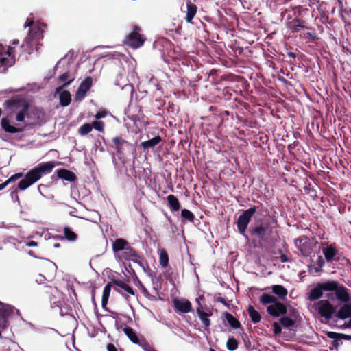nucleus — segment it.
Listing matches in <instances>:
<instances>
[{
  "mask_svg": "<svg viewBox=\"0 0 351 351\" xmlns=\"http://www.w3.org/2000/svg\"><path fill=\"white\" fill-rule=\"evenodd\" d=\"M324 292H334L337 300L342 303L351 302L349 290L335 280H327L317 283L308 293V298L314 301L322 298Z\"/></svg>",
  "mask_w": 351,
  "mask_h": 351,
  "instance_id": "obj_1",
  "label": "nucleus"
},
{
  "mask_svg": "<svg viewBox=\"0 0 351 351\" xmlns=\"http://www.w3.org/2000/svg\"><path fill=\"white\" fill-rule=\"evenodd\" d=\"M78 64L75 59L66 55L62 58L56 64L55 70L58 73L56 80L58 86L56 88H65L72 85L75 82H77Z\"/></svg>",
  "mask_w": 351,
  "mask_h": 351,
  "instance_id": "obj_2",
  "label": "nucleus"
},
{
  "mask_svg": "<svg viewBox=\"0 0 351 351\" xmlns=\"http://www.w3.org/2000/svg\"><path fill=\"white\" fill-rule=\"evenodd\" d=\"M308 9H304L302 6H298L293 8V18L289 14L286 21L287 28L292 33L296 34L302 31L307 30V32L301 34L300 37L305 39H310L311 41H315L317 39V36L315 29L310 26L308 22L302 18L304 11Z\"/></svg>",
  "mask_w": 351,
  "mask_h": 351,
  "instance_id": "obj_3",
  "label": "nucleus"
},
{
  "mask_svg": "<svg viewBox=\"0 0 351 351\" xmlns=\"http://www.w3.org/2000/svg\"><path fill=\"white\" fill-rule=\"evenodd\" d=\"M54 167L55 165L53 162H47L38 165L36 168L29 171L25 178L20 181L18 188L20 190H25L38 181L43 173L51 172Z\"/></svg>",
  "mask_w": 351,
  "mask_h": 351,
  "instance_id": "obj_4",
  "label": "nucleus"
},
{
  "mask_svg": "<svg viewBox=\"0 0 351 351\" xmlns=\"http://www.w3.org/2000/svg\"><path fill=\"white\" fill-rule=\"evenodd\" d=\"M5 106L11 111L15 112L16 120L18 122H23L25 117H28L29 105L24 99H13L5 101Z\"/></svg>",
  "mask_w": 351,
  "mask_h": 351,
  "instance_id": "obj_5",
  "label": "nucleus"
},
{
  "mask_svg": "<svg viewBox=\"0 0 351 351\" xmlns=\"http://www.w3.org/2000/svg\"><path fill=\"white\" fill-rule=\"evenodd\" d=\"M142 29L140 26L134 25L132 27V32L128 34L123 40L124 45L132 48L138 49L142 47L146 38L141 34Z\"/></svg>",
  "mask_w": 351,
  "mask_h": 351,
  "instance_id": "obj_6",
  "label": "nucleus"
},
{
  "mask_svg": "<svg viewBox=\"0 0 351 351\" xmlns=\"http://www.w3.org/2000/svg\"><path fill=\"white\" fill-rule=\"evenodd\" d=\"M16 49L13 47L5 48L0 44V73H5L8 68L15 64Z\"/></svg>",
  "mask_w": 351,
  "mask_h": 351,
  "instance_id": "obj_7",
  "label": "nucleus"
},
{
  "mask_svg": "<svg viewBox=\"0 0 351 351\" xmlns=\"http://www.w3.org/2000/svg\"><path fill=\"white\" fill-rule=\"evenodd\" d=\"M43 31L38 26H33L29 28L28 35L24 40L21 48L26 46L29 51H32L34 48L38 50V42L43 38Z\"/></svg>",
  "mask_w": 351,
  "mask_h": 351,
  "instance_id": "obj_8",
  "label": "nucleus"
},
{
  "mask_svg": "<svg viewBox=\"0 0 351 351\" xmlns=\"http://www.w3.org/2000/svg\"><path fill=\"white\" fill-rule=\"evenodd\" d=\"M312 308L326 319H330L335 311L334 306L327 300H321L313 303Z\"/></svg>",
  "mask_w": 351,
  "mask_h": 351,
  "instance_id": "obj_9",
  "label": "nucleus"
},
{
  "mask_svg": "<svg viewBox=\"0 0 351 351\" xmlns=\"http://www.w3.org/2000/svg\"><path fill=\"white\" fill-rule=\"evenodd\" d=\"M255 212V207L250 208L244 211L243 213L239 217L237 221V225L238 230L241 234L244 235L250 219Z\"/></svg>",
  "mask_w": 351,
  "mask_h": 351,
  "instance_id": "obj_10",
  "label": "nucleus"
},
{
  "mask_svg": "<svg viewBox=\"0 0 351 351\" xmlns=\"http://www.w3.org/2000/svg\"><path fill=\"white\" fill-rule=\"evenodd\" d=\"M295 245L304 256H308L311 252V243L306 237L303 236L297 239L295 241Z\"/></svg>",
  "mask_w": 351,
  "mask_h": 351,
  "instance_id": "obj_11",
  "label": "nucleus"
},
{
  "mask_svg": "<svg viewBox=\"0 0 351 351\" xmlns=\"http://www.w3.org/2000/svg\"><path fill=\"white\" fill-rule=\"evenodd\" d=\"M173 304L177 311L187 313L191 311L192 305L189 300L181 298L173 300Z\"/></svg>",
  "mask_w": 351,
  "mask_h": 351,
  "instance_id": "obj_12",
  "label": "nucleus"
},
{
  "mask_svg": "<svg viewBox=\"0 0 351 351\" xmlns=\"http://www.w3.org/2000/svg\"><path fill=\"white\" fill-rule=\"evenodd\" d=\"M267 311L273 317H279L287 313V307L283 304L276 301L273 304L267 306Z\"/></svg>",
  "mask_w": 351,
  "mask_h": 351,
  "instance_id": "obj_13",
  "label": "nucleus"
},
{
  "mask_svg": "<svg viewBox=\"0 0 351 351\" xmlns=\"http://www.w3.org/2000/svg\"><path fill=\"white\" fill-rule=\"evenodd\" d=\"M186 11L185 12V20L187 23H192L197 12V6L195 3H192L191 0H187L186 1Z\"/></svg>",
  "mask_w": 351,
  "mask_h": 351,
  "instance_id": "obj_14",
  "label": "nucleus"
},
{
  "mask_svg": "<svg viewBox=\"0 0 351 351\" xmlns=\"http://www.w3.org/2000/svg\"><path fill=\"white\" fill-rule=\"evenodd\" d=\"M336 317L341 319L351 317V302L344 303L336 313Z\"/></svg>",
  "mask_w": 351,
  "mask_h": 351,
  "instance_id": "obj_15",
  "label": "nucleus"
},
{
  "mask_svg": "<svg viewBox=\"0 0 351 351\" xmlns=\"http://www.w3.org/2000/svg\"><path fill=\"white\" fill-rule=\"evenodd\" d=\"M1 123L3 130L7 132L14 134L21 132L22 131V129H20L16 126L12 125L10 121L6 118H3L1 119Z\"/></svg>",
  "mask_w": 351,
  "mask_h": 351,
  "instance_id": "obj_16",
  "label": "nucleus"
},
{
  "mask_svg": "<svg viewBox=\"0 0 351 351\" xmlns=\"http://www.w3.org/2000/svg\"><path fill=\"white\" fill-rule=\"evenodd\" d=\"M272 291L274 294H276L280 299L284 300L286 298L288 291L282 285H274L272 287Z\"/></svg>",
  "mask_w": 351,
  "mask_h": 351,
  "instance_id": "obj_17",
  "label": "nucleus"
},
{
  "mask_svg": "<svg viewBox=\"0 0 351 351\" xmlns=\"http://www.w3.org/2000/svg\"><path fill=\"white\" fill-rule=\"evenodd\" d=\"M161 141L162 138L160 136H155L154 138L150 140L142 142L141 143V146L145 149L153 148L156 145H157Z\"/></svg>",
  "mask_w": 351,
  "mask_h": 351,
  "instance_id": "obj_18",
  "label": "nucleus"
},
{
  "mask_svg": "<svg viewBox=\"0 0 351 351\" xmlns=\"http://www.w3.org/2000/svg\"><path fill=\"white\" fill-rule=\"evenodd\" d=\"M197 313L199 315V319L204 324L205 326L208 327L210 324L208 317L211 315V313H206L202 311L200 308H197Z\"/></svg>",
  "mask_w": 351,
  "mask_h": 351,
  "instance_id": "obj_19",
  "label": "nucleus"
},
{
  "mask_svg": "<svg viewBox=\"0 0 351 351\" xmlns=\"http://www.w3.org/2000/svg\"><path fill=\"white\" fill-rule=\"evenodd\" d=\"M167 199L169 206L173 210L178 211L180 209V202L176 196L173 195H169L167 196Z\"/></svg>",
  "mask_w": 351,
  "mask_h": 351,
  "instance_id": "obj_20",
  "label": "nucleus"
},
{
  "mask_svg": "<svg viewBox=\"0 0 351 351\" xmlns=\"http://www.w3.org/2000/svg\"><path fill=\"white\" fill-rule=\"evenodd\" d=\"M58 175L60 178L69 181L74 180L75 176V174L66 169H60L58 171Z\"/></svg>",
  "mask_w": 351,
  "mask_h": 351,
  "instance_id": "obj_21",
  "label": "nucleus"
},
{
  "mask_svg": "<svg viewBox=\"0 0 351 351\" xmlns=\"http://www.w3.org/2000/svg\"><path fill=\"white\" fill-rule=\"evenodd\" d=\"M260 301L261 302L264 304H273L276 301H277V299L275 296L267 294V293H263L260 297Z\"/></svg>",
  "mask_w": 351,
  "mask_h": 351,
  "instance_id": "obj_22",
  "label": "nucleus"
},
{
  "mask_svg": "<svg viewBox=\"0 0 351 351\" xmlns=\"http://www.w3.org/2000/svg\"><path fill=\"white\" fill-rule=\"evenodd\" d=\"M128 242L123 239H117L112 244V248L114 252H118L125 248Z\"/></svg>",
  "mask_w": 351,
  "mask_h": 351,
  "instance_id": "obj_23",
  "label": "nucleus"
},
{
  "mask_svg": "<svg viewBox=\"0 0 351 351\" xmlns=\"http://www.w3.org/2000/svg\"><path fill=\"white\" fill-rule=\"evenodd\" d=\"M71 100V94L67 90L62 91L60 95V104L63 106H68Z\"/></svg>",
  "mask_w": 351,
  "mask_h": 351,
  "instance_id": "obj_24",
  "label": "nucleus"
},
{
  "mask_svg": "<svg viewBox=\"0 0 351 351\" xmlns=\"http://www.w3.org/2000/svg\"><path fill=\"white\" fill-rule=\"evenodd\" d=\"M247 311H248L250 317L254 323H258L261 321V315L252 306H249Z\"/></svg>",
  "mask_w": 351,
  "mask_h": 351,
  "instance_id": "obj_25",
  "label": "nucleus"
},
{
  "mask_svg": "<svg viewBox=\"0 0 351 351\" xmlns=\"http://www.w3.org/2000/svg\"><path fill=\"white\" fill-rule=\"evenodd\" d=\"M125 334L128 337V338L134 343H138L139 340L138 337L136 336L134 331L132 330V328L130 327H126L123 330Z\"/></svg>",
  "mask_w": 351,
  "mask_h": 351,
  "instance_id": "obj_26",
  "label": "nucleus"
},
{
  "mask_svg": "<svg viewBox=\"0 0 351 351\" xmlns=\"http://www.w3.org/2000/svg\"><path fill=\"white\" fill-rule=\"evenodd\" d=\"M160 255V264L162 267H166L169 263V257L164 249L158 250Z\"/></svg>",
  "mask_w": 351,
  "mask_h": 351,
  "instance_id": "obj_27",
  "label": "nucleus"
},
{
  "mask_svg": "<svg viewBox=\"0 0 351 351\" xmlns=\"http://www.w3.org/2000/svg\"><path fill=\"white\" fill-rule=\"evenodd\" d=\"M324 254L327 261H332L336 255V250L332 246H328L324 249Z\"/></svg>",
  "mask_w": 351,
  "mask_h": 351,
  "instance_id": "obj_28",
  "label": "nucleus"
},
{
  "mask_svg": "<svg viewBox=\"0 0 351 351\" xmlns=\"http://www.w3.org/2000/svg\"><path fill=\"white\" fill-rule=\"evenodd\" d=\"M111 291V285L110 283L107 284L103 291V295H102V306H104L106 305L108 302V300L110 293Z\"/></svg>",
  "mask_w": 351,
  "mask_h": 351,
  "instance_id": "obj_29",
  "label": "nucleus"
},
{
  "mask_svg": "<svg viewBox=\"0 0 351 351\" xmlns=\"http://www.w3.org/2000/svg\"><path fill=\"white\" fill-rule=\"evenodd\" d=\"M93 130V125L90 123H84L78 129V132L81 136H85L90 133Z\"/></svg>",
  "mask_w": 351,
  "mask_h": 351,
  "instance_id": "obj_30",
  "label": "nucleus"
},
{
  "mask_svg": "<svg viewBox=\"0 0 351 351\" xmlns=\"http://www.w3.org/2000/svg\"><path fill=\"white\" fill-rule=\"evenodd\" d=\"M266 230H267L266 228H265L262 225H260L254 228V230L253 231V234L256 237L263 239L266 234Z\"/></svg>",
  "mask_w": 351,
  "mask_h": 351,
  "instance_id": "obj_31",
  "label": "nucleus"
},
{
  "mask_svg": "<svg viewBox=\"0 0 351 351\" xmlns=\"http://www.w3.org/2000/svg\"><path fill=\"white\" fill-rule=\"evenodd\" d=\"M280 322L285 328H291L293 326L295 323V320L287 317L280 318Z\"/></svg>",
  "mask_w": 351,
  "mask_h": 351,
  "instance_id": "obj_32",
  "label": "nucleus"
},
{
  "mask_svg": "<svg viewBox=\"0 0 351 351\" xmlns=\"http://www.w3.org/2000/svg\"><path fill=\"white\" fill-rule=\"evenodd\" d=\"M94 78L91 76H87L82 81L78 88H90L93 85Z\"/></svg>",
  "mask_w": 351,
  "mask_h": 351,
  "instance_id": "obj_33",
  "label": "nucleus"
},
{
  "mask_svg": "<svg viewBox=\"0 0 351 351\" xmlns=\"http://www.w3.org/2000/svg\"><path fill=\"white\" fill-rule=\"evenodd\" d=\"M114 284L121 287V289H123V290H125V291H127L128 293H129L130 294H132V295H134V291L132 289V287H130L129 285H128L126 283L121 281V280H118V281H115L114 282Z\"/></svg>",
  "mask_w": 351,
  "mask_h": 351,
  "instance_id": "obj_34",
  "label": "nucleus"
},
{
  "mask_svg": "<svg viewBox=\"0 0 351 351\" xmlns=\"http://www.w3.org/2000/svg\"><path fill=\"white\" fill-rule=\"evenodd\" d=\"M64 236L69 241H74L77 239V235L68 228H64Z\"/></svg>",
  "mask_w": 351,
  "mask_h": 351,
  "instance_id": "obj_35",
  "label": "nucleus"
},
{
  "mask_svg": "<svg viewBox=\"0 0 351 351\" xmlns=\"http://www.w3.org/2000/svg\"><path fill=\"white\" fill-rule=\"evenodd\" d=\"M237 346L238 343L235 339L231 338L228 340L227 348L229 350H234L237 348Z\"/></svg>",
  "mask_w": 351,
  "mask_h": 351,
  "instance_id": "obj_36",
  "label": "nucleus"
},
{
  "mask_svg": "<svg viewBox=\"0 0 351 351\" xmlns=\"http://www.w3.org/2000/svg\"><path fill=\"white\" fill-rule=\"evenodd\" d=\"M93 128H94L96 130L99 132H103L104 129V123L101 121H95L92 123Z\"/></svg>",
  "mask_w": 351,
  "mask_h": 351,
  "instance_id": "obj_37",
  "label": "nucleus"
},
{
  "mask_svg": "<svg viewBox=\"0 0 351 351\" xmlns=\"http://www.w3.org/2000/svg\"><path fill=\"white\" fill-rule=\"evenodd\" d=\"M182 216L189 221H193L194 219L193 214L189 210L183 209L181 213Z\"/></svg>",
  "mask_w": 351,
  "mask_h": 351,
  "instance_id": "obj_38",
  "label": "nucleus"
},
{
  "mask_svg": "<svg viewBox=\"0 0 351 351\" xmlns=\"http://www.w3.org/2000/svg\"><path fill=\"white\" fill-rule=\"evenodd\" d=\"M226 317H227L228 322L232 327H234L235 328L239 327V323L233 316H232L230 314H228Z\"/></svg>",
  "mask_w": 351,
  "mask_h": 351,
  "instance_id": "obj_39",
  "label": "nucleus"
},
{
  "mask_svg": "<svg viewBox=\"0 0 351 351\" xmlns=\"http://www.w3.org/2000/svg\"><path fill=\"white\" fill-rule=\"evenodd\" d=\"M286 58H287V62L290 64H294L295 59H296V55L295 53L289 51L287 52L286 55Z\"/></svg>",
  "mask_w": 351,
  "mask_h": 351,
  "instance_id": "obj_40",
  "label": "nucleus"
},
{
  "mask_svg": "<svg viewBox=\"0 0 351 351\" xmlns=\"http://www.w3.org/2000/svg\"><path fill=\"white\" fill-rule=\"evenodd\" d=\"M2 308H3V313L1 315H3L4 316L5 315H10V313H12L13 312V307L11 306H9V305H4L3 304L2 305Z\"/></svg>",
  "mask_w": 351,
  "mask_h": 351,
  "instance_id": "obj_41",
  "label": "nucleus"
},
{
  "mask_svg": "<svg viewBox=\"0 0 351 351\" xmlns=\"http://www.w3.org/2000/svg\"><path fill=\"white\" fill-rule=\"evenodd\" d=\"M86 93V89H78L76 93V95H75L76 99H78V100L82 99L84 97Z\"/></svg>",
  "mask_w": 351,
  "mask_h": 351,
  "instance_id": "obj_42",
  "label": "nucleus"
},
{
  "mask_svg": "<svg viewBox=\"0 0 351 351\" xmlns=\"http://www.w3.org/2000/svg\"><path fill=\"white\" fill-rule=\"evenodd\" d=\"M107 114H108V112H107V111L106 110L101 109V110H99L96 113V114L95 115V117L97 119H99L105 117L107 115Z\"/></svg>",
  "mask_w": 351,
  "mask_h": 351,
  "instance_id": "obj_43",
  "label": "nucleus"
},
{
  "mask_svg": "<svg viewBox=\"0 0 351 351\" xmlns=\"http://www.w3.org/2000/svg\"><path fill=\"white\" fill-rule=\"evenodd\" d=\"M7 325V320L3 315L0 314V331L3 330Z\"/></svg>",
  "mask_w": 351,
  "mask_h": 351,
  "instance_id": "obj_44",
  "label": "nucleus"
},
{
  "mask_svg": "<svg viewBox=\"0 0 351 351\" xmlns=\"http://www.w3.org/2000/svg\"><path fill=\"white\" fill-rule=\"evenodd\" d=\"M237 78L238 77L236 75H233V74L225 75L223 77V79L225 81H230V82L237 81Z\"/></svg>",
  "mask_w": 351,
  "mask_h": 351,
  "instance_id": "obj_45",
  "label": "nucleus"
},
{
  "mask_svg": "<svg viewBox=\"0 0 351 351\" xmlns=\"http://www.w3.org/2000/svg\"><path fill=\"white\" fill-rule=\"evenodd\" d=\"M272 326L274 328V335H276L281 332L282 328L278 322H274Z\"/></svg>",
  "mask_w": 351,
  "mask_h": 351,
  "instance_id": "obj_46",
  "label": "nucleus"
},
{
  "mask_svg": "<svg viewBox=\"0 0 351 351\" xmlns=\"http://www.w3.org/2000/svg\"><path fill=\"white\" fill-rule=\"evenodd\" d=\"M326 3L324 2H321L319 4L317 9L320 13V15H323L324 14V11L326 9Z\"/></svg>",
  "mask_w": 351,
  "mask_h": 351,
  "instance_id": "obj_47",
  "label": "nucleus"
},
{
  "mask_svg": "<svg viewBox=\"0 0 351 351\" xmlns=\"http://www.w3.org/2000/svg\"><path fill=\"white\" fill-rule=\"evenodd\" d=\"M22 176H23V174H22L21 173H16V174H14V175L12 176H11L8 180H8V182L9 183H10V182H14V181H15V180H16L19 179L20 178H21V177H22Z\"/></svg>",
  "mask_w": 351,
  "mask_h": 351,
  "instance_id": "obj_48",
  "label": "nucleus"
},
{
  "mask_svg": "<svg viewBox=\"0 0 351 351\" xmlns=\"http://www.w3.org/2000/svg\"><path fill=\"white\" fill-rule=\"evenodd\" d=\"M338 1V4H339V8L340 9V15H341V18L342 19V21H345V18H344V16L343 15V3L341 0H337Z\"/></svg>",
  "mask_w": 351,
  "mask_h": 351,
  "instance_id": "obj_49",
  "label": "nucleus"
},
{
  "mask_svg": "<svg viewBox=\"0 0 351 351\" xmlns=\"http://www.w3.org/2000/svg\"><path fill=\"white\" fill-rule=\"evenodd\" d=\"M33 23H34V21L32 19H27L25 25H24V27L25 28H27V27H29L30 28L32 27L33 26Z\"/></svg>",
  "mask_w": 351,
  "mask_h": 351,
  "instance_id": "obj_50",
  "label": "nucleus"
},
{
  "mask_svg": "<svg viewBox=\"0 0 351 351\" xmlns=\"http://www.w3.org/2000/svg\"><path fill=\"white\" fill-rule=\"evenodd\" d=\"M339 335L336 332H328V337L332 339L336 338Z\"/></svg>",
  "mask_w": 351,
  "mask_h": 351,
  "instance_id": "obj_51",
  "label": "nucleus"
},
{
  "mask_svg": "<svg viewBox=\"0 0 351 351\" xmlns=\"http://www.w3.org/2000/svg\"><path fill=\"white\" fill-rule=\"evenodd\" d=\"M37 245H38L37 243L34 241H29V242L26 243V245L29 246V247H35V246H37Z\"/></svg>",
  "mask_w": 351,
  "mask_h": 351,
  "instance_id": "obj_52",
  "label": "nucleus"
},
{
  "mask_svg": "<svg viewBox=\"0 0 351 351\" xmlns=\"http://www.w3.org/2000/svg\"><path fill=\"white\" fill-rule=\"evenodd\" d=\"M107 348L108 351H117L115 346L112 344H108Z\"/></svg>",
  "mask_w": 351,
  "mask_h": 351,
  "instance_id": "obj_53",
  "label": "nucleus"
},
{
  "mask_svg": "<svg viewBox=\"0 0 351 351\" xmlns=\"http://www.w3.org/2000/svg\"><path fill=\"white\" fill-rule=\"evenodd\" d=\"M8 184L9 182H8V180H6L2 184H0V191L5 188L8 185Z\"/></svg>",
  "mask_w": 351,
  "mask_h": 351,
  "instance_id": "obj_54",
  "label": "nucleus"
},
{
  "mask_svg": "<svg viewBox=\"0 0 351 351\" xmlns=\"http://www.w3.org/2000/svg\"><path fill=\"white\" fill-rule=\"evenodd\" d=\"M342 337L346 340H351V335H341Z\"/></svg>",
  "mask_w": 351,
  "mask_h": 351,
  "instance_id": "obj_55",
  "label": "nucleus"
},
{
  "mask_svg": "<svg viewBox=\"0 0 351 351\" xmlns=\"http://www.w3.org/2000/svg\"><path fill=\"white\" fill-rule=\"evenodd\" d=\"M44 276H43L42 275H39L38 278H36V281L41 282L44 280Z\"/></svg>",
  "mask_w": 351,
  "mask_h": 351,
  "instance_id": "obj_56",
  "label": "nucleus"
},
{
  "mask_svg": "<svg viewBox=\"0 0 351 351\" xmlns=\"http://www.w3.org/2000/svg\"><path fill=\"white\" fill-rule=\"evenodd\" d=\"M346 13V14L349 15L351 14V8L350 9H343V13Z\"/></svg>",
  "mask_w": 351,
  "mask_h": 351,
  "instance_id": "obj_57",
  "label": "nucleus"
},
{
  "mask_svg": "<svg viewBox=\"0 0 351 351\" xmlns=\"http://www.w3.org/2000/svg\"><path fill=\"white\" fill-rule=\"evenodd\" d=\"M345 328H351V319L348 321L347 324L343 325Z\"/></svg>",
  "mask_w": 351,
  "mask_h": 351,
  "instance_id": "obj_58",
  "label": "nucleus"
},
{
  "mask_svg": "<svg viewBox=\"0 0 351 351\" xmlns=\"http://www.w3.org/2000/svg\"><path fill=\"white\" fill-rule=\"evenodd\" d=\"M202 297H199L198 298L196 299V302L198 303L199 304V307L198 308H200L202 309V306H201V304H200V300H202Z\"/></svg>",
  "mask_w": 351,
  "mask_h": 351,
  "instance_id": "obj_59",
  "label": "nucleus"
},
{
  "mask_svg": "<svg viewBox=\"0 0 351 351\" xmlns=\"http://www.w3.org/2000/svg\"><path fill=\"white\" fill-rule=\"evenodd\" d=\"M12 45H19V40L18 39H14V40H12Z\"/></svg>",
  "mask_w": 351,
  "mask_h": 351,
  "instance_id": "obj_60",
  "label": "nucleus"
},
{
  "mask_svg": "<svg viewBox=\"0 0 351 351\" xmlns=\"http://www.w3.org/2000/svg\"><path fill=\"white\" fill-rule=\"evenodd\" d=\"M281 259H282V261L283 262L287 261V259H286V258H285V256H281Z\"/></svg>",
  "mask_w": 351,
  "mask_h": 351,
  "instance_id": "obj_61",
  "label": "nucleus"
},
{
  "mask_svg": "<svg viewBox=\"0 0 351 351\" xmlns=\"http://www.w3.org/2000/svg\"><path fill=\"white\" fill-rule=\"evenodd\" d=\"M335 12V8H333L332 11H331V13L333 14Z\"/></svg>",
  "mask_w": 351,
  "mask_h": 351,
  "instance_id": "obj_62",
  "label": "nucleus"
},
{
  "mask_svg": "<svg viewBox=\"0 0 351 351\" xmlns=\"http://www.w3.org/2000/svg\"><path fill=\"white\" fill-rule=\"evenodd\" d=\"M147 351H154L152 349H151L150 348H149V349H146Z\"/></svg>",
  "mask_w": 351,
  "mask_h": 351,
  "instance_id": "obj_63",
  "label": "nucleus"
},
{
  "mask_svg": "<svg viewBox=\"0 0 351 351\" xmlns=\"http://www.w3.org/2000/svg\"><path fill=\"white\" fill-rule=\"evenodd\" d=\"M286 13H287V10L285 12H282V14H283V16H285Z\"/></svg>",
  "mask_w": 351,
  "mask_h": 351,
  "instance_id": "obj_64",
  "label": "nucleus"
}]
</instances>
